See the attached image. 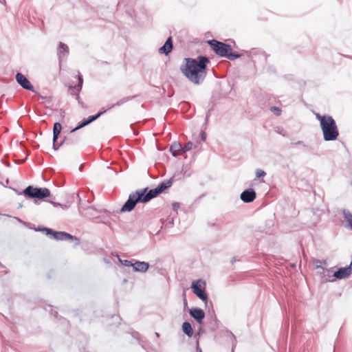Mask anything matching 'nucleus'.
Wrapping results in <instances>:
<instances>
[{"label":"nucleus","instance_id":"nucleus-1","mask_svg":"<svg viewBox=\"0 0 352 352\" xmlns=\"http://www.w3.org/2000/svg\"><path fill=\"white\" fill-rule=\"evenodd\" d=\"M209 63V58L204 56H199L197 59L186 58L180 69L190 82L195 85H200L206 77V69Z\"/></svg>","mask_w":352,"mask_h":352},{"label":"nucleus","instance_id":"nucleus-2","mask_svg":"<svg viewBox=\"0 0 352 352\" xmlns=\"http://www.w3.org/2000/svg\"><path fill=\"white\" fill-rule=\"evenodd\" d=\"M316 118L320 122V126L324 141H334L339 135V131L334 119L330 116H322L316 113Z\"/></svg>","mask_w":352,"mask_h":352},{"label":"nucleus","instance_id":"nucleus-3","mask_svg":"<svg viewBox=\"0 0 352 352\" xmlns=\"http://www.w3.org/2000/svg\"><path fill=\"white\" fill-rule=\"evenodd\" d=\"M23 194L30 198L42 199L50 197V191L46 188H34L32 186H29L25 188Z\"/></svg>","mask_w":352,"mask_h":352},{"label":"nucleus","instance_id":"nucleus-4","mask_svg":"<svg viewBox=\"0 0 352 352\" xmlns=\"http://www.w3.org/2000/svg\"><path fill=\"white\" fill-rule=\"evenodd\" d=\"M212 50L219 56L226 57L232 50L230 45L212 39L208 41Z\"/></svg>","mask_w":352,"mask_h":352},{"label":"nucleus","instance_id":"nucleus-5","mask_svg":"<svg viewBox=\"0 0 352 352\" xmlns=\"http://www.w3.org/2000/svg\"><path fill=\"white\" fill-rule=\"evenodd\" d=\"M36 231H41L45 232L47 235H51V238L58 241H67L77 239L69 233L65 232H55L51 228H43L36 230Z\"/></svg>","mask_w":352,"mask_h":352},{"label":"nucleus","instance_id":"nucleus-6","mask_svg":"<svg viewBox=\"0 0 352 352\" xmlns=\"http://www.w3.org/2000/svg\"><path fill=\"white\" fill-rule=\"evenodd\" d=\"M206 282L201 279L194 281L192 283L191 289L194 294L203 301H207L208 296L205 292Z\"/></svg>","mask_w":352,"mask_h":352},{"label":"nucleus","instance_id":"nucleus-7","mask_svg":"<svg viewBox=\"0 0 352 352\" xmlns=\"http://www.w3.org/2000/svg\"><path fill=\"white\" fill-rule=\"evenodd\" d=\"M142 193H139L138 190H137L135 192L131 194L129 196L128 200L126 201V203L123 205V206L121 208V212H130L131 211L134 207L135 206L136 204L138 202H142Z\"/></svg>","mask_w":352,"mask_h":352},{"label":"nucleus","instance_id":"nucleus-8","mask_svg":"<svg viewBox=\"0 0 352 352\" xmlns=\"http://www.w3.org/2000/svg\"><path fill=\"white\" fill-rule=\"evenodd\" d=\"M16 82L25 89L35 92L33 85L30 80L21 73L18 72L16 74Z\"/></svg>","mask_w":352,"mask_h":352},{"label":"nucleus","instance_id":"nucleus-9","mask_svg":"<svg viewBox=\"0 0 352 352\" xmlns=\"http://www.w3.org/2000/svg\"><path fill=\"white\" fill-rule=\"evenodd\" d=\"M146 190L147 188L138 190L139 193H142V196L141 197L142 203H146L160 194L157 187L155 188L151 189L147 193H146Z\"/></svg>","mask_w":352,"mask_h":352},{"label":"nucleus","instance_id":"nucleus-10","mask_svg":"<svg viewBox=\"0 0 352 352\" xmlns=\"http://www.w3.org/2000/svg\"><path fill=\"white\" fill-rule=\"evenodd\" d=\"M352 273V261L350 265L345 267H340L333 274V277L336 279H342L347 278Z\"/></svg>","mask_w":352,"mask_h":352},{"label":"nucleus","instance_id":"nucleus-11","mask_svg":"<svg viewBox=\"0 0 352 352\" xmlns=\"http://www.w3.org/2000/svg\"><path fill=\"white\" fill-rule=\"evenodd\" d=\"M315 265V267L316 269H322V272L320 273V276L323 278L324 281H331L332 280L330 279L331 277L330 275H329V273L331 272L329 270H324L322 267V264H326L325 261H320V260H316L314 262Z\"/></svg>","mask_w":352,"mask_h":352},{"label":"nucleus","instance_id":"nucleus-12","mask_svg":"<svg viewBox=\"0 0 352 352\" xmlns=\"http://www.w3.org/2000/svg\"><path fill=\"white\" fill-rule=\"evenodd\" d=\"M78 83L75 86H70L69 91H71V94L76 95V99L80 102V96L79 92L81 91L83 84V78L82 76L80 74L77 76Z\"/></svg>","mask_w":352,"mask_h":352},{"label":"nucleus","instance_id":"nucleus-13","mask_svg":"<svg viewBox=\"0 0 352 352\" xmlns=\"http://www.w3.org/2000/svg\"><path fill=\"white\" fill-rule=\"evenodd\" d=\"M240 197L243 202L250 203L256 199V192L253 189L249 188L243 191Z\"/></svg>","mask_w":352,"mask_h":352},{"label":"nucleus","instance_id":"nucleus-14","mask_svg":"<svg viewBox=\"0 0 352 352\" xmlns=\"http://www.w3.org/2000/svg\"><path fill=\"white\" fill-rule=\"evenodd\" d=\"M189 314L199 324L202 323L205 313L201 309L192 308L189 310Z\"/></svg>","mask_w":352,"mask_h":352},{"label":"nucleus","instance_id":"nucleus-15","mask_svg":"<svg viewBox=\"0 0 352 352\" xmlns=\"http://www.w3.org/2000/svg\"><path fill=\"white\" fill-rule=\"evenodd\" d=\"M133 270L136 272H146L149 268V264L145 261H135L133 262Z\"/></svg>","mask_w":352,"mask_h":352},{"label":"nucleus","instance_id":"nucleus-16","mask_svg":"<svg viewBox=\"0 0 352 352\" xmlns=\"http://www.w3.org/2000/svg\"><path fill=\"white\" fill-rule=\"evenodd\" d=\"M69 54V47L62 43V42H60L59 43V45H58V52H57V55L58 56V59H59V61L61 62V60L67 57Z\"/></svg>","mask_w":352,"mask_h":352},{"label":"nucleus","instance_id":"nucleus-17","mask_svg":"<svg viewBox=\"0 0 352 352\" xmlns=\"http://www.w3.org/2000/svg\"><path fill=\"white\" fill-rule=\"evenodd\" d=\"M103 114V112H98L96 115L95 116H89L87 120H84L83 122H82L78 126H77L76 127H75L74 129H72L71 131V132H74V131H76L85 126H87V124H90L91 122H92L93 121L96 120V119H98L100 116H102Z\"/></svg>","mask_w":352,"mask_h":352},{"label":"nucleus","instance_id":"nucleus-18","mask_svg":"<svg viewBox=\"0 0 352 352\" xmlns=\"http://www.w3.org/2000/svg\"><path fill=\"white\" fill-rule=\"evenodd\" d=\"M173 50V42L172 38L168 37L165 43L163 46L160 47L159 52L161 54H164L165 55H168Z\"/></svg>","mask_w":352,"mask_h":352},{"label":"nucleus","instance_id":"nucleus-19","mask_svg":"<svg viewBox=\"0 0 352 352\" xmlns=\"http://www.w3.org/2000/svg\"><path fill=\"white\" fill-rule=\"evenodd\" d=\"M170 151L174 157H177L184 153L182 145L178 142H175L170 145Z\"/></svg>","mask_w":352,"mask_h":352},{"label":"nucleus","instance_id":"nucleus-20","mask_svg":"<svg viewBox=\"0 0 352 352\" xmlns=\"http://www.w3.org/2000/svg\"><path fill=\"white\" fill-rule=\"evenodd\" d=\"M62 126L59 122H56L53 128V142H56L59 134L60 133Z\"/></svg>","mask_w":352,"mask_h":352},{"label":"nucleus","instance_id":"nucleus-21","mask_svg":"<svg viewBox=\"0 0 352 352\" xmlns=\"http://www.w3.org/2000/svg\"><path fill=\"white\" fill-rule=\"evenodd\" d=\"M182 330L185 334L188 337H192L193 335V329L191 324L188 322H184L182 324Z\"/></svg>","mask_w":352,"mask_h":352},{"label":"nucleus","instance_id":"nucleus-22","mask_svg":"<svg viewBox=\"0 0 352 352\" xmlns=\"http://www.w3.org/2000/svg\"><path fill=\"white\" fill-rule=\"evenodd\" d=\"M172 184H173V182H172L171 179H168V180H166V181L162 182L161 184H160L157 186V188L159 190L160 193H161L166 189L170 188Z\"/></svg>","mask_w":352,"mask_h":352},{"label":"nucleus","instance_id":"nucleus-23","mask_svg":"<svg viewBox=\"0 0 352 352\" xmlns=\"http://www.w3.org/2000/svg\"><path fill=\"white\" fill-rule=\"evenodd\" d=\"M343 216L347 221L350 228L352 230V214L349 210H344L343 211Z\"/></svg>","mask_w":352,"mask_h":352},{"label":"nucleus","instance_id":"nucleus-24","mask_svg":"<svg viewBox=\"0 0 352 352\" xmlns=\"http://www.w3.org/2000/svg\"><path fill=\"white\" fill-rule=\"evenodd\" d=\"M131 98H130V97L123 98L120 99V100H118L116 103L109 106L108 107V109H111L113 108L116 106H121L123 104L126 103V102L129 101Z\"/></svg>","mask_w":352,"mask_h":352},{"label":"nucleus","instance_id":"nucleus-25","mask_svg":"<svg viewBox=\"0 0 352 352\" xmlns=\"http://www.w3.org/2000/svg\"><path fill=\"white\" fill-rule=\"evenodd\" d=\"M240 56H241L240 54L235 53V52H232V51H230L228 53V56H226V57L228 58V59L232 60L237 58H239Z\"/></svg>","mask_w":352,"mask_h":352},{"label":"nucleus","instance_id":"nucleus-26","mask_svg":"<svg viewBox=\"0 0 352 352\" xmlns=\"http://www.w3.org/2000/svg\"><path fill=\"white\" fill-rule=\"evenodd\" d=\"M192 142H188L187 144H186L184 145V146H182L183 148V152L185 153V152H187L188 151H190L192 148Z\"/></svg>","mask_w":352,"mask_h":352},{"label":"nucleus","instance_id":"nucleus-27","mask_svg":"<svg viewBox=\"0 0 352 352\" xmlns=\"http://www.w3.org/2000/svg\"><path fill=\"white\" fill-rule=\"evenodd\" d=\"M270 110L276 116H280L281 113V109L278 107H271Z\"/></svg>","mask_w":352,"mask_h":352},{"label":"nucleus","instance_id":"nucleus-28","mask_svg":"<svg viewBox=\"0 0 352 352\" xmlns=\"http://www.w3.org/2000/svg\"><path fill=\"white\" fill-rule=\"evenodd\" d=\"M265 175H266V173L264 170H263L261 169H257L256 170V177L260 178V177H265Z\"/></svg>","mask_w":352,"mask_h":352},{"label":"nucleus","instance_id":"nucleus-29","mask_svg":"<svg viewBox=\"0 0 352 352\" xmlns=\"http://www.w3.org/2000/svg\"><path fill=\"white\" fill-rule=\"evenodd\" d=\"M119 261L123 265H125V266H132L133 265V261H129V260H122L120 258H119Z\"/></svg>","mask_w":352,"mask_h":352},{"label":"nucleus","instance_id":"nucleus-30","mask_svg":"<svg viewBox=\"0 0 352 352\" xmlns=\"http://www.w3.org/2000/svg\"><path fill=\"white\" fill-rule=\"evenodd\" d=\"M172 206H173V209L175 211H177L179 209V208L180 207V204L178 202H174V203H173Z\"/></svg>","mask_w":352,"mask_h":352},{"label":"nucleus","instance_id":"nucleus-31","mask_svg":"<svg viewBox=\"0 0 352 352\" xmlns=\"http://www.w3.org/2000/svg\"><path fill=\"white\" fill-rule=\"evenodd\" d=\"M52 204L54 206H61L63 208H66V206H63L62 204H59V203H57V202H54V201H51Z\"/></svg>","mask_w":352,"mask_h":352},{"label":"nucleus","instance_id":"nucleus-32","mask_svg":"<svg viewBox=\"0 0 352 352\" xmlns=\"http://www.w3.org/2000/svg\"><path fill=\"white\" fill-rule=\"evenodd\" d=\"M201 138L202 141H205L206 140V133L204 131H202L201 133Z\"/></svg>","mask_w":352,"mask_h":352},{"label":"nucleus","instance_id":"nucleus-33","mask_svg":"<svg viewBox=\"0 0 352 352\" xmlns=\"http://www.w3.org/2000/svg\"><path fill=\"white\" fill-rule=\"evenodd\" d=\"M278 133L281 134L283 136L286 135V132L284 131V129H281L280 131H278Z\"/></svg>","mask_w":352,"mask_h":352},{"label":"nucleus","instance_id":"nucleus-34","mask_svg":"<svg viewBox=\"0 0 352 352\" xmlns=\"http://www.w3.org/2000/svg\"><path fill=\"white\" fill-rule=\"evenodd\" d=\"M295 144H298V145H301V146H305V144H304V142H303L302 141H300V140H299V141H298V142H295Z\"/></svg>","mask_w":352,"mask_h":352},{"label":"nucleus","instance_id":"nucleus-35","mask_svg":"<svg viewBox=\"0 0 352 352\" xmlns=\"http://www.w3.org/2000/svg\"><path fill=\"white\" fill-rule=\"evenodd\" d=\"M55 143H56V142H53V148L56 151V150L58 149L59 146H56V145L55 144Z\"/></svg>","mask_w":352,"mask_h":352},{"label":"nucleus","instance_id":"nucleus-36","mask_svg":"<svg viewBox=\"0 0 352 352\" xmlns=\"http://www.w3.org/2000/svg\"><path fill=\"white\" fill-rule=\"evenodd\" d=\"M197 352H202L201 348L199 346V342H197Z\"/></svg>","mask_w":352,"mask_h":352},{"label":"nucleus","instance_id":"nucleus-37","mask_svg":"<svg viewBox=\"0 0 352 352\" xmlns=\"http://www.w3.org/2000/svg\"><path fill=\"white\" fill-rule=\"evenodd\" d=\"M236 261V258L234 257L232 260H231V263L233 264L235 261Z\"/></svg>","mask_w":352,"mask_h":352},{"label":"nucleus","instance_id":"nucleus-38","mask_svg":"<svg viewBox=\"0 0 352 352\" xmlns=\"http://www.w3.org/2000/svg\"><path fill=\"white\" fill-rule=\"evenodd\" d=\"M107 110H109V109H102V110L100 112H103V114H104Z\"/></svg>","mask_w":352,"mask_h":352},{"label":"nucleus","instance_id":"nucleus-39","mask_svg":"<svg viewBox=\"0 0 352 352\" xmlns=\"http://www.w3.org/2000/svg\"><path fill=\"white\" fill-rule=\"evenodd\" d=\"M6 2V0H0L1 3H4Z\"/></svg>","mask_w":352,"mask_h":352}]
</instances>
